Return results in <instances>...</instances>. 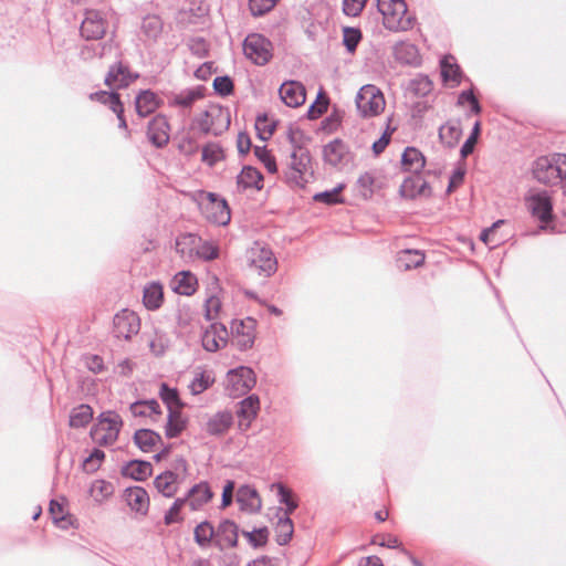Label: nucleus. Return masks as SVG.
Listing matches in <instances>:
<instances>
[{"instance_id":"f257e3e1","label":"nucleus","mask_w":566,"mask_h":566,"mask_svg":"<svg viewBox=\"0 0 566 566\" xmlns=\"http://www.w3.org/2000/svg\"><path fill=\"white\" fill-rule=\"evenodd\" d=\"M533 177L541 184L555 186L566 179V154L538 157L532 166Z\"/></svg>"},{"instance_id":"f03ea898","label":"nucleus","mask_w":566,"mask_h":566,"mask_svg":"<svg viewBox=\"0 0 566 566\" xmlns=\"http://www.w3.org/2000/svg\"><path fill=\"white\" fill-rule=\"evenodd\" d=\"M312 158L307 148L297 146L292 149L287 168L284 170V181L291 188H304L313 175Z\"/></svg>"},{"instance_id":"7ed1b4c3","label":"nucleus","mask_w":566,"mask_h":566,"mask_svg":"<svg viewBox=\"0 0 566 566\" xmlns=\"http://www.w3.org/2000/svg\"><path fill=\"white\" fill-rule=\"evenodd\" d=\"M377 8L387 30L400 32L412 29L415 18L408 13L405 0H377Z\"/></svg>"},{"instance_id":"20e7f679","label":"nucleus","mask_w":566,"mask_h":566,"mask_svg":"<svg viewBox=\"0 0 566 566\" xmlns=\"http://www.w3.org/2000/svg\"><path fill=\"white\" fill-rule=\"evenodd\" d=\"M122 428L123 419L117 412L103 411L91 429V437L99 446H112L117 441Z\"/></svg>"},{"instance_id":"39448f33","label":"nucleus","mask_w":566,"mask_h":566,"mask_svg":"<svg viewBox=\"0 0 566 566\" xmlns=\"http://www.w3.org/2000/svg\"><path fill=\"white\" fill-rule=\"evenodd\" d=\"M245 259L249 268L264 277L271 276L277 269V261L272 250L260 241L247 250Z\"/></svg>"},{"instance_id":"423d86ee","label":"nucleus","mask_w":566,"mask_h":566,"mask_svg":"<svg viewBox=\"0 0 566 566\" xmlns=\"http://www.w3.org/2000/svg\"><path fill=\"white\" fill-rule=\"evenodd\" d=\"M176 251L185 260H212V244L193 233H185L176 240Z\"/></svg>"},{"instance_id":"0eeeda50","label":"nucleus","mask_w":566,"mask_h":566,"mask_svg":"<svg viewBox=\"0 0 566 566\" xmlns=\"http://www.w3.org/2000/svg\"><path fill=\"white\" fill-rule=\"evenodd\" d=\"M256 384V376L252 368L240 366L227 373L224 389L230 397L237 398L247 395Z\"/></svg>"},{"instance_id":"6e6552de","label":"nucleus","mask_w":566,"mask_h":566,"mask_svg":"<svg viewBox=\"0 0 566 566\" xmlns=\"http://www.w3.org/2000/svg\"><path fill=\"white\" fill-rule=\"evenodd\" d=\"M187 462L184 458H177L172 468L160 473L154 480L155 488L164 496L171 497L178 490V485L186 479Z\"/></svg>"},{"instance_id":"1a4fd4ad","label":"nucleus","mask_w":566,"mask_h":566,"mask_svg":"<svg viewBox=\"0 0 566 566\" xmlns=\"http://www.w3.org/2000/svg\"><path fill=\"white\" fill-rule=\"evenodd\" d=\"M385 97L375 85H364L357 93L356 106L361 117H374L385 109Z\"/></svg>"},{"instance_id":"9d476101","label":"nucleus","mask_w":566,"mask_h":566,"mask_svg":"<svg viewBox=\"0 0 566 566\" xmlns=\"http://www.w3.org/2000/svg\"><path fill=\"white\" fill-rule=\"evenodd\" d=\"M243 53L256 65H265L272 57V43L260 33H250L243 42Z\"/></svg>"},{"instance_id":"9b49d317","label":"nucleus","mask_w":566,"mask_h":566,"mask_svg":"<svg viewBox=\"0 0 566 566\" xmlns=\"http://www.w3.org/2000/svg\"><path fill=\"white\" fill-rule=\"evenodd\" d=\"M525 203L532 217L545 229L553 220V202L547 191H537L525 198Z\"/></svg>"},{"instance_id":"f8f14e48","label":"nucleus","mask_w":566,"mask_h":566,"mask_svg":"<svg viewBox=\"0 0 566 566\" xmlns=\"http://www.w3.org/2000/svg\"><path fill=\"white\" fill-rule=\"evenodd\" d=\"M108 23L104 14L98 10H86L81 24V34L86 40H99L107 30Z\"/></svg>"},{"instance_id":"ddd939ff","label":"nucleus","mask_w":566,"mask_h":566,"mask_svg":"<svg viewBox=\"0 0 566 566\" xmlns=\"http://www.w3.org/2000/svg\"><path fill=\"white\" fill-rule=\"evenodd\" d=\"M114 334L118 338L129 339L140 329V319L138 315L130 310H122L113 321Z\"/></svg>"},{"instance_id":"4468645a","label":"nucleus","mask_w":566,"mask_h":566,"mask_svg":"<svg viewBox=\"0 0 566 566\" xmlns=\"http://www.w3.org/2000/svg\"><path fill=\"white\" fill-rule=\"evenodd\" d=\"M255 326L256 321L252 317L232 321L231 336L240 348L247 349L253 345L255 338Z\"/></svg>"},{"instance_id":"2eb2a0df","label":"nucleus","mask_w":566,"mask_h":566,"mask_svg":"<svg viewBox=\"0 0 566 566\" xmlns=\"http://www.w3.org/2000/svg\"><path fill=\"white\" fill-rule=\"evenodd\" d=\"M260 411V399L256 395H250L239 402L237 410L238 427L240 431H247Z\"/></svg>"},{"instance_id":"dca6fc26","label":"nucleus","mask_w":566,"mask_h":566,"mask_svg":"<svg viewBox=\"0 0 566 566\" xmlns=\"http://www.w3.org/2000/svg\"><path fill=\"white\" fill-rule=\"evenodd\" d=\"M279 93L282 102L289 107H300L304 104L306 98L305 87L297 81L284 82L281 85Z\"/></svg>"},{"instance_id":"f3484780","label":"nucleus","mask_w":566,"mask_h":566,"mask_svg":"<svg viewBox=\"0 0 566 566\" xmlns=\"http://www.w3.org/2000/svg\"><path fill=\"white\" fill-rule=\"evenodd\" d=\"M170 127L164 115L155 116L148 124L147 136L149 142L161 148L169 142Z\"/></svg>"},{"instance_id":"a211bd4d","label":"nucleus","mask_w":566,"mask_h":566,"mask_svg":"<svg viewBox=\"0 0 566 566\" xmlns=\"http://www.w3.org/2000/svg\"><path fill=\"white\" fill-rule=\"evenodd\" d=\"M138 77V74H134L129 71L128 66L118 62L111 66L106 77L105 84L109 88H124L127 87L132 82Z\"/></svg>"},{"instance_id":"6ab92c4d","label":"nucleus","mask_w":566,"mask_h":566,"mask_svg":"<svg viewBox=\"0 0 566 566\" xmlns=\"http://www.w3.org/2000/svg\"><path fill=\"white\" fill-rule=\"evenodd\" d=\"M164 31V22L157 14H147L143 18L140 23L139 35L140 39L147 43L153 44L158 41Z\"/></svg>"},{"instance_id":"aec40b11","label":"nucleus","mask_w":566,"mask_h":566,"mask_svg":"<svg viewBox=\"0 0 566 566\" xmlns=\"http://www.w3.org/2000/svg\"><path fill=\"white\" fill-rule=\"evenodd\" d=\"M323 156L326 164L337 167L348 163L349 151L340 139H334L324 146Z\"/></svg>"},{"instance_id":"412c9836","label":"nucleus","mask_w":566,"mask_h":566,"mask_svg":"<svg viewBox=\"0 0 566 566\" xmlns=\"http://www.w3.org/2000/svg\"><path fill=\"white\" fill-rule=\"evenodd\" d=\"M237 502L241 511L256 513L262 507V501L258 491L250 485H242L237 492Z\"/></svg>"},{"instance_id":"4be33fe9","label":"nucleus","mask_w":566,"mask_h":566,"mask_svg":"<svg viewBox=\"0 0 566 566\" xmlns=\"http://www.w3.org/2000/svg\"><path fill=\"white\" fill-rule=\"evenodd\" d=\"M378 188H380V182L377 170L361 174L354 186L357 196L364 200L370 199Z\"/></svg>"},{"instance_id":"5701e85b","label":"nucleus","mask_w":566,"mask_h":566,"mask_svg":"<svg viewBox=\"0 0 566 566\" xmlns=\"http://www.w3.org/2000/svg\"><path fill=\"white\" fill-rule=\"evenodd\" d=\"M238 525L229 520L220 523L218 532H214V542L220 548H232L238 543Z\"/></svg>"},{"instance_id":"b1692460","label":"nucleus","mask_w":566,"mask_h":566,"mask_svg":"<svg viewBox=\"0 0 566 566\" xmlns=\"http://www.w3.org/2000/svg\"><path fill=\"white\" fill-rule=\"evenodd\" d=\"M197 277L189 271H180L171 279L170 286L180 295H192L197 289Z\"/></svg>"},{"instance_id":"393cba45","label":"nucleus","mask_w":566,"mask_h":566,"mask_svg":"<svg viewBox=\"0 0 566 566\" xmlns=\"http://www.w3.org/2000/svg\"><path fill=\"white\" fill-rule=\"evenodd\" d=\"M400 192L406 198H416L417 196H429L431 189L429 184L417 174L403 180Z\"/></svg>"},{"instance_id":"a878e982","label":"nucleus","mask_w":566,"mask_h":566,"mask_svg":"<svg viewBox=\"0 0 566 566\" xmlns=\"http://www.w3.org/2000/svg\"><path fill=\"white\" fill-rule=\"evenodd\" d=\"M125 499L128 506L133 511L142 514L147 513L149 506V497L143 488H128L125 493Z\"/></svg>"},{"instance_id":"bb28decb","label":"nucleus","mask_w":566,"mask_h":566,"mask_svg":"<svg viewBox=\"0 0 566 566\" xmlns=\"http://www.w3.org/2000/svg\"><path fill=\"white\" fill-rule=\"evenodd\" d=\"M426 255L421 250L406 249L397 253L396 263L400 270L417 269L424 263Z\"/></svg>"},{"instance_id":"cd10ccee","label":"nucleus","mask_w":566,"mask_h":566,"mask_svg":"<svg viewBox=\"0 0 566 566\" xmlns=\"http://www.w3.org/2000/svg\"><path fill=\"white\" fill-rule=\"evenodd\" d=\"M212 497V493L210 486L207 482L196 484L192 486L187 497V503L190 505L191 510L197 511L201 509L210 499Z\"/></svg>"},{"instance_id":"c85d7f7f","label":"nucleus","mask_w":566,"mask_h":566,"mask_svg":"<svg viewBox=\"0 0 566 566\" xmlns=\"http://www.w3.org/2000/svg\"><path fill=\"white\" fill-rule=\"evenodd\" d=\"M129 410L134 417L138 418H150L157 420L160 416V406L157 400H138L129 406Z\"/></svg>"},{"instance_id":"c756f323","label":"nucleus","mask_w":566,"mask_h":566,"mask_svg":"<svg viewBox=\"0 0 566 566\" xmlns=\"http://www.w3.org/2000/svg\"><path fill=\"white\" fill-rule=\"evenodd\" d=\"M394 55L397 61L403 64L416 65L420 63L419 50L410 42H398L394 46Z\"/></svg>"},{"instance_id":"7c9ffc66","label":"nucleus","mask_w":566,"mask_h":566,"mask_svg":"<svg viewBox=\"0 0 566 566\" xmlns=\"http://www.w3.org/2000/svg\"><path fill=\"white\" fill-rule=\"evenodd\" d=\"M402 168L412 174H419L426 165L424 156L415 147H407L401 158Z\"/></svg>"},{"instance_id":"2f4dec72","label":"nucleus","mask_w":566,"mask_h":566,"mask_svg":"<svg viewBox=\"0 0 566 566\" xmlns=\"http://www.w3.org/2000/svg\"><path fill=\"white\" fill-rule=\"evenodd\" d=\"M238 185L242 189L261 190L263 188V176L256 168L245 166L238 176Z\"/></svg>"},{"instance_id":"473e14b6","label":"nucleus","mask_w":566,"mask_h":566,"mask_svg":"<svg viewBox=\"0 0 566 566\" xmlns=\"http://www.w3.org/2000/svg\"><path fill=\"white\" fill-rule=\"evenodd\" d=\"M136 112L140 117H146L154 113L158 107V101L155 93L142 91L135 99Z\"/></svg>"},{"instance_id":"72a5a7b5","label":"nucleus","mask_w":566,"mask_h":566,"mask_svg":"<svg viewBox=\"0 0 566 566\" xmlns=\"http://www.w3.org/2000/svg\"><path fill=\"white\" fill-rule=\"evenodd\" d=\"M122 473L136 481H143L151 475V464L146 461L133 460L123 467Z\"/></svg>"},{"instance_id":"f704fd0d","label":"nucleus","mask_w":566,"mask_h":566,"mask_svg":"<svg viewBox=\"0 0 566 566\" xmlns=\"http://www.w3.org/2000/svg\"><path fill=\"white\" fill-rule=\"evenodd\" d=\"M164 300L163 286L153 282L145 286L143 302L147 310L154 311L161 306Z\"/></svg>"},{"instance_id":"c9c22d12","label":"nucleus","mask_w":566,"mask_h":566,"mask_svg":"<svg viewBox=\"0 0 566 566\" xmlns=\"http://www.w3.org/2000/svg\"><path fill=\"white\" fill-rule=\"evenodd\" d=\"M207 92V88L202 85H198L192 88H187L174 96V104L179 105L181 107H189L191 106L196 101L201 99L205 97Z\"/></svg>"},{"instance_id":"e433bc0d","label":"nucleus","mask_w":566,"mask_h":566,"mask_svg":"<svg viewBox=\"0 0 566 566\" xmlns=\"http://www.w3.org/2000/svg\"><path fill=\"white\" fill-rule=\"evenodd\" d=\"M134 441L142 451L150 452L161 441V437L150 429H139L134 434Z\"/></svg>"},{"instance_id":"4c0bfd02","label":"nucleus","mask_w":566,"mask_h":566,"mask_svg":"<svg viewBox=\"0 0 566 566\" xmlns=\"http://www.w3.org/2000/svg\"><path fill=\"white\" fill-rule=\"evenodd\" d=\"M274 532L277 544L286 545L292 539L294 533L292 520L287 515H279Z\"/></svg>"},{"instance_id":"58836bf2","label":"nucleus","mask_w":566,"mask_h":566,"mask_svg":"<svg viewBox=\"0 0 566 566\" xmlns=\"http://www.w3.org/2000/svg\"><path fill=\"white\" fill-rule=\"evenodd\" d=\"M452 56H446L441 60V76L446 83L458 85L461 78V70L457 63L451 62Z\"/></svg>"},{"instance_id":"ea45409f","label":"nucleus","mask_w":566,"mask_h":566,"mask_svg":"<svg viewBox=\"0 0 566 566\" xmlns=\"http://www.w3.org/2000/svg\"><path fill=\"white\" fill-rule=\"evenodd\" d=\"M92 418V408L88 405H80L71 411L70 426L73 428H83L91 422Z\"/></svg>"},{"instance_id":"a19ab883","label":"nucleus","mask_w":566,"mask_h":566,"mask_svg":"<svg viewBox=\"0 0 566 566\" xmlns=\"http://www.w3.org/2000/svg\"><path fill=\"white\" fill-rule=\"evenodd\" d=\"M186 427V422L180 413V410L169 411L165 433L168 438L178 437Z\"/></svg>"},{"instance_id":"79ce46f5","label":"nucleus","mask_w":566,"mask_h":566,"mask_svg":"<svg viewBox=\"0 0 566 566\" xmlns=\"http://www.w3.org/2000/svg\"><path fill=\"white\" fill-rule=\"evenodd\" d=\"M159 396L166 403L168 411L181 409L182 405L179 399L177 389L170 388L167 384L163 382L160 386Z\"/></svg>"},{"instance_id":"37998d69","label":"nucleus","mask_w":566,"mask_h":566,"mask_svg":"<svg viewBox=\"0 0 566 566\" xmlns=\"http://www.w3.org/2000/svg\"><path fill=\"white\" fill-rule=\"evenodd\" d=\"M49 512L52 516L53 522L61 528L66 530L71 525V518L65 512V507L62 503L52 500L50 502Z\"/></svg>"},{"instance_id":"c03bdc74","label":"nucleus","mask_w":566,"mask_h":566,"mask_svg":"<svg viewBox=\"0 0 566 566\" xmlns=\"http://www.w3.org/2000/svg\"><path fill=\"white\" fill-rule=\"evenodd\" d=\"M433 88L432 81L427 75H417L409 83V90L416 96H427Z\"/></svg>"},{"instance_id":"a18cd8bd","label":"nucleus","mask_w":566,"mask_h":566,"mask_svg":"<svg viewBox=\"0 0 566 566\" xmlns=\"http://www.w3.org/2000/svg\"><path fill=\"white\" fill-rule=\"evenodd\" d=\"M276 488L280 503L286 505L283 515H287L290 517V515L297 509L298 502L295 499L292 490L287 489L281 483L276 484Z\"/></svg>"},{"instance_id":"49530a36","label":"nucleus","mask_w":566,"mask_h":566,"mask_svg":"<svg viewBox=\"0 0 566 566\" xmlns=\"http://www.w3.org/2000/svg\"><path fill=\"white\" fill-rule=\"evenodd\" d=\"M195 541L200 547H210L212 541V524L210 522L205 521L196 526Z\"/></svg>"},{"instance_id":"de8ad7c7","label":"nucleus","mask_w":566,"mask_h":566,"mask_svg":"<svg viewBox=\"0 0 566 566\" xmlns=\"http://www.w3.org/2000/svg\"><path fill=\"white\" fill-rule=\"evenodd\" d=\"M113 484L104 480L94 481L90 488V494L96 502H103L113 494Z\"/></svg>"},{"instance_id":"09e8293b","label":"nucleus","mask_w":566,"mask_h":566,"mask_svg":"<svg viewBox=\"0 0 566 566\" xmlns=\"http://www.w3.org/2000/svg\"><path fill=\"white\" fill-rule=\"evenodd\" d=\"M231 220V210L224 199L214 195V224L227 226Z\"/></svg>"},{"instance_id":"8fccbe9b","label":"nucleus","mask_w":566,"mask_h":566,"mask_svg":"<svg viewBox=\"0 0 566 566\" xmlns=\"http://www.w3.org/2000/svg\"><path fill=\"white\" fill-rule=\"evenodd\" d=\"M344 188H345V185L340 184L337 187L333 188L332 190H326L323 192L315 193L313 196V199L316 202H322V203H325L328 206L342 203L343 199L340 197V192Z\"/></svg>"},{"instance_id":"3c124183","label":"nucleus","mask_w":566,"mask_h":566,"mask_svg":"<svg viewBox=\"0 0 566 566\" xmlns=\"http://www.w3.org/2000/svg\"><path fill=\"white\" fill-rule=\"evenodd\" d=\"M90 98L92 101H97L102 104H105V105H108L109 108L112 111H114L116 107H117V111H122V102L119 99V95L117 93H114V92H105V91H99V92H95V93H92L90 95Z\"/></svg>"},{"instance_id":"603ef678","label":"nucleus","mask_w":566,"mask_h":566,"mask_svg":"<svg viewBox=\"0 0 566 566\" xmlns=\"http://www.w3.org/2000/svg\"><path fill=\"white\" fill-rule=\"evenodd\" d=\"M461 129L460 127L451 122L442 125L439 128V137L440 139L449 146L454 145L460 138Z\"/></svg>"},{"instance_id":"864d4df0","label":"nucleus","mask_w":566,"mask_h":566,"mask_svg":"<svg viewBox=\"0 0 566 566\" xmlns=\"http://www.w3.org/2000/svg\"><path fill=\"white\" fill-rule=\"evenodd\" d=\"M254 155L264 165L268 172H277V165L275 158L265 146H255Z\"/></svg>"},{"instance_id":"5fc2aeb1","label":"nucleus","mask_w":566,"mask_h":566,"mask_svg":"<svg viewBox=\"0 0 566 566\" xmlns=\"http://www.w3.org/2000/svg\"><path fill=\"white\" fill-rule=\"evenodd\" d=\"M255 128L261 139H269L275 130V122L270 120L266 114L259 115L255 120Z\"/></svg>"},{"instance_id":"6e6d98bb","label":"nucleus","mask_w":566,"mask_h":566,"mask_svg":"<svg viewBox=\"0 0 566 566\" xmlns=\"http://www.w3.org/2000/svg\"><path fill=\"white\" fill-rule=\"evenodd\" d=\"M504 221L503 220H497L496 222H494L492 224V227L488 228V229H484L481 234H480V239L486 244V245H490L491 248H495L497 247L502 241H503V238H495V234H496V230L497 228L503 224Z\"/></svg>"},{"instance_id":"4d7b16f0","label":"nucleus","mask_w":566,"mask_h":566,"mask_svg":"<svg viewBox=\"0 0 566 566\" xmlns=\"http://www.w3.org/2000/svg\"><path fill=\"white\" fill-rule=\"evenodd\" d=\"M361 39V32L356 28H344L343 42L349 52H354Z\"/></svg>"},{"instance_id":"13d9d810","label":"nucleus","mask_w":566,"mask_h":566,"mask_svg":"<svg viewBox=\"0 0 566 566\" xmlns=\"http://www.w3.org/2000/svg\"><path fill=\"white\" fill-rule=\"evenodd\" d=\"M249 543L254 547H262L268 543L269 531L266 527L255 528L251 532H243Z\"/></svg>"},{"instance_id":"bf43d9fd","label":"nucleus","mask_w":566,"mask_h":566,"mask_svg":"<svg viewBox=\"0 0 566 566\" xmlns=\"http://www.w3.org/2000/svg\"><path fill=\"white\" fill-rule=\"evenodd\" d=\"M187 503V500L184 499H177L170 509L165 513L164 521L166 525H170L174 523H178L182 520L180 515L181 507Z\"/></svg>"},{"instance_id":"052dcab7","label":"nucleus","mask_w":566,"mask_h":566,"mask_svg":"<svg viewBox=\"0 0 566 566\" xmlns=\"http://www.w3.org/2000/svg\"><path fill=\"white\" fill-rule=\"evenodd\" d=\"M328 98L324 95L323 92H319L316 101L310 106L307 111L308 118L315 119L318 118L327 111Z\"/></svg>"},{"instance_id":"680f3d73","label":"nucleus","mask_w":566,"mask_h":566,"mask_svg":"<svg viewBox=\"0 0 566 566\" xmlns=\"http://www.w3.org/2000/svg\"><path fill=\"white\" fill-rule=\"evenodd\" d=\"M279 0H249V8L254 17H260L271 11Z\"/></svg>"},{"instance_id":"e2e57ef3","label":"nucleus","mask_w":566,"mask_h":566,"mask_svg":"<svg viewBox=\"0 0 566 566\" xmlns=\"http://www.w3.org/2000/svg\"><path fill=\"white\" fill-rule=\"evenodd\" d=\"M105 453L99 449H94L92 453L83 461V469L86 472H95L102 464Z\"/></svg>"},{"instance_id":"0e129e2a","label":"nucleus","mask_w":566,"mask_h":566,"mask_svg":"<svg viewBox=\"0 0 566 566\" xmlns=\"http://www.w3.org/2000/svg\"><path fill=\"white\" fill-rule=\"evenodd\" d=\"M233 423V416L231 412L223 411L219 412L214 416V434L223 433L228 431V429Z\"/></svg>"},{"instance_id":"69168bd1","label":"nucleus","mask_w":566,"mask_h":566,"mask_svg":"<svg viewBox=\"0 0 566 566\" xmlns=\"http://www.w3.org/2000/svg\"><path fill=\"white\" fill-rule=\"evenodd\" d=\"M209 386V376L205 371H197L193 379L189 384V389L192 395H199L205 391Z\"/></svg>"},{"instance_id":"338daca9","label":"nucleus","mask_w":566,"mask_h":566,"mask_svg":"<svg viewBox=\"0 0 566 566\" xmlns=\"http://www.w3.org/2000/svg\"><path fill=\"white\" fill-rule=\"evenodd\" d=\"M233 92V81L231 77L217 76L214 77V93L221 96H228Z\"/></svg>"},{"instance_id":"774afa93","label":"nucleus","mask_w":566,"mask_h":566,"mask_svg":"<svg viewBox=\"0 0 566 566\" xmlns=\"http://www.w3.org/2000/svg\"><path fill=\"white\" fill-rule=\"evenodd\" d=\"M368 0H343V11L348 17L360 14Z\"/></svg>"}]
</instances>
